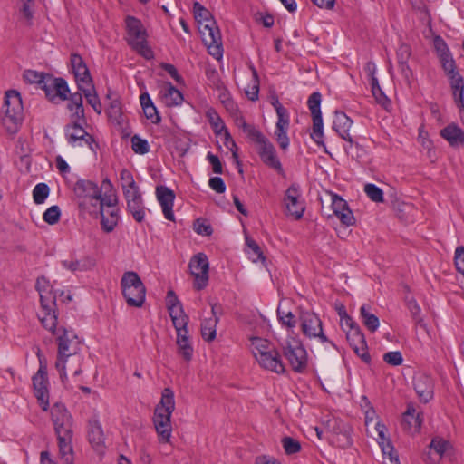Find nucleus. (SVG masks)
<instances>
[{"label":"nucleus","instance_id":"1","mask_svg":"<svg viewBox=\"0 0 464 464\" xmlns=\"http://www.w3.org/2000/svg\"><path fill=\"white\" fill-rule=\"evenodd\" d=\"M51 418L57 435L60 458L63 464H72V417L63 404L55 403L51 408Z\"/></svg>","mask_w":464,"mask_h":464},{"label":"nucleus","instance_id":"2","mask_svg":"<svg viewBox=\"0 0 464 464\" xmlns=\"http://www.w3.org/2000/svg\"><path fill=\"white\" fill-rule=\"evenodd\" d=\"M56 341L58 350L55 368L59 372L61 381L64 382L67 379L66 365L70 359L75 360L78 364L73 372V375L77 376L82 373L81 342L72 330H68L63 326L59 327Z\"/></svg>","mask_w":464,"mask_h":464},{"label":"nucleus","instance_id":"3","mask_svg":"<svg viewBox=\"0 0 464 464\" xmlns=\"http://www.w3.org/2000/svg\"><path fill=\"white\" fill-rule=\"evenodd\" d=\"M193 13L209 54L218 60L221 59L223 55L221 33L211 13L198 2L193 5Z\"/></svg>","mask_w":464,"mask_h":464},{"label":"nucleus","instance_id":"4","mask_svg":"<svg viewBox=\"0 0 464 464\" xmlns=\"http://www.w3.org/2000/svg\"><path fill=\"white\" fill-rule=\"evenodd\" d=\"M174 410V392L170 388H165L161 392L160 401L156 406L153 416V423L159 435V440L162 443L169 442L171 437L170 418Z\"/></svg>","mask_w":464,"mask_h":464},{"label":"nucleus","instance_id":"5","mask_svg":"<svg viewBox=\"0 0 464 464\" xmlns=\"http://www.w3.org/2000/svg\"><path fill=\"white\" fill-rule=\"evenodd\" d=\"M111 189L112 184L109 179H104L102 187L94 181L89 179H79L73 187V192L78 199L79 208L92 212L98 206L99 198H101L102 189Z\"/></svg>","mask_w":464,"mask_h":464},{"label":"nucleus","instance_id":"6","mask_svg":"<svg viewBox=\"0 0 464 464\" xmlns=\"http://www.w3.org/2000/svg\"><path fill=\"white\" fill-rule=\"evenodd\" d=\"M251 348L253 355L262 368L278 374L285 372V368L279 353L266 339L252 338Z\"/></svg>","mask_w":464,"mask_h":464},{"label":"nucleus","instance_id":"7","mask_svg":"<svg viewBox=\"0 0 464 464\" xmlns=\"http://www.w3.org/2000/svg\"><path fill=\"white\" fill-rule=\"evenodd\" d=\"M127 42L129 45L146 59L153 57V52L148 44V34L141 21L128 15L125 19Z\"/></svg>","mask_w":464,"mask_h":464},{"label":"nucleus","instance_id":"8","mask_svg":"<svg viewBox=\"0 0 464 464\" xmlns=\"http://www.w3.org/2000/svg\"><path fill=\"white\" fill-rule=\"evenodd\" d=\"M121 287L129 306L141 307L143 305L146 288L136 272H125L121 280Z\"/></svg>","mask_w":464,"mask_h":464},{"label":"nucleus","instance_id":"9","mask_svg":"<svg viewBox=\"0 0 464 464\" xmlns=\"http://www.w3.org/2000/svg\"><path fill=\"white\" fill-rule=\"evenodd\" d=\"M5 115L2 122L6 130L14 133L23 120V104L20 93L14 90L6 92L5 98Z\"/></svg>","mask_w":464,"mask_h":464},{"label":"nucleus","instance_id":"10","mask_svg":"<svg viewBox=\"0 0 464 464\" xmlns=\"http://www.w3.org/2000/svg\"><path fill=\"white\" fill-rule=\"evenodd\" d=\"M86 119H71V123L65 126V136L70 145L82 146L85 143L92 151L96 152L99 144L94 137L89 134L82 127Z\"/></svg>","mask_w":464,"mask_h":464},{"label":"nucleus","instance_id":"11","mask_svg":"<svg viewBox=\"0 0 464 464\" xmlns=\"http://www.w3.org/2000/svg\"><path fill=\"white\" fill-rule=\"evenodd\" d=\"M301 329L303 334L309 338H318L321 343H329L333 347L335 344L328 340L323 332V324L319 316L313 312H301L300 314Z\"/></svg>","mask_w":464,"mask_h":464},{"label":"nucleus","instance_id":"12","mask_svg":"<svg viewBox=\"0 0 464 464\" xmlns=\"http://www.w3.org/2000/svg\"><path fill=\"white\" fill-rule=\"evenodd\" d=\"M284 203L286 214L298 220L304 216L305 206L302 198L300 185L291 184L285 192Z\"/></svg>","mask_w":464,"mask_h":464},{"label":"nucleus","instance_id":"13","mask_svg":"<svg viewBox=\"0 0 464 464\" xmlns=\"http://www.w3.org/2000/svg\"><path fill=\"white\" fill-rule=\"evenodd\" d=\"M285 357L288 360L293 371L302 372L307 366L305 349L296 341H286L282 346Z\"/></svg>","mask_w":464,"mask_h":464},{"label":"nucleus","instance_id":"14","mask_svg":"<svg viewBox=\"0 0 464 464\" xmlns=\"http://www.w3.org/2000/svg\"><path fill=\"white\" fill-rule=\"evenodd\" d=\"M188 268L194 276V287L197 290L205 288L208 282L209 263L204 253H198L190 259Z\"/></svg>","mask_w":464,"mask_h":464},{"label":"nucleus","instance_id":"15","mask_svg":"<svg viewBox=\"0 0 464 464\" xmlns=\"http://www.w3.org/2000/svg\"><path fill=\"white\" fill-rule=\"evenodd\" d=\"M122 192L128 212L137 222L141 223L145 218V207L139 186L137 185L133 188H125Z\"/></svg>","mask_w":464,"mask_h":464},{"label":"nucleus","instance_id":"16","mask_svg":"<svg viewBox=\"0 0 464 464\" xmlns=\"http://www.w3.org/2000/svg\"><path fill=\"white\" fill-rule=\"evenodd\" d=\"M34 395L43 409L46 411L49 409V390L46 365H41L33 377Z\"/></svg>","mask_w":464,"mask_h":464},{"label":"nucleus","instance_id":"17","mask_svg":"<svg viewBox=\"0 0 464 464\" xmlns=\"http://www.w3.org/2000/svg\"><path fill=\"white\" fill-rule=\"evenodd\" d=\"M346 339L354 353L366 363L371 362L364 334L360 327H354L346 331Z\"/></svg>","mask_w":464,"mask_h":464},{"label":"nucleus","instance_id":"18","mask_svg":"<svg viewBox=\"0 0 464 464\" xmlns=\"http://www.w3.org/2000/svg\"><path fill=\"white\" fill-rule=\"evenodd\" d=\"M375 429L379 436V445L382 449L383 455L384 464H400L397 453L394 451V448L391 442V440L385 435L386 426L381 422H377Z\"/></svg>","mask_w":464,"mask_h":464},{"label":"nucleus","instance_id":"19","mask_svg":"<svg viewBox=\"0 0 464 464\" xmlns=\"http://www.w3.org/2000/svg\"><path fill=\"white\" fill-rule=\"evenodd\" d=\"M71 63L78 89L93 84L90 71L81 55L72 53L71 55Z\"/></svg>","mask_w":464,"mask_h":464},{"label":"nucleus","instance_id":"20","mask_svg":"<svg viewBox=\"0 0 464 464\" xmlns=\"http://www.w3.org/2000/svg\"><path fill=\"white\" fill-rule=\"evenodd\" d=\"M413 388L420 401L427 403L434 394L433 380L425 373H417L413 377Z\"/></svg>","mask_w":464,"mask_h":464},{"label":"nucleus","instance_id":"21","mask_svg":"<svg viewBox=\"0 0 464 464\" xmlns=\"http://www.w3.org/2000/svg\"><path fill=\"white\" fill-rule=\"evenodd\" d=\"M206 116L216 133L219 134L221 133V131H225V138L227 140L225 144L232 151L233 157L237 160V162L238 163L237 153L236 151L237 144L232 140L228 130H227L218 113L216 111V110L210 108L207 111Z\"/></svg>","mask_w":464,"mask_h":464},{"label":"nucleus","instance_id":"22","mask_svg":"<svg viewBox=\"0 0 464 464\" xmlns=\"http://www.w3.org/2000/svg\"><path fill=\"white\" fill-rule=\"evenodd\" d=\"M87 436L93 450L99 454H102L105 449V436L98 420L92 419L89 420Z\"/></svg>","mask_w":464,"mask_h":464},{"label":"nucleus","instance_id":"23","mask_svg":"<svg viewBox=\"0 0 464 464\" xmlns=\"http://www.w3.org/2000/svg\"><path fill=\"white\" fill-rule=\"evenodd\" d=\"M258 154L266 166L277 171L278 174H284V169L276 155V148L269 140L259 146Z\"/></svg>","mask_w":464,"mask_h":464},{"label":"nucleus","instance_id":"24","mask_svg":"<svg viewBox=\"0 0 464 464\" xmlns=\"http://www.w3.org/2000/svg\"><path fill=\"white\" fill-rule=\"evenodd\" d=\"M157 199L160 202L162 212L166 219L174 221V213L172 210L175 194L174 192L165 186H158L156 188Z\"/></svg>","mask_w":464,"mask_h":464},{"label":"nucleus","instance_id":"25","mask_svg":"<svg viewBox=\"0 0 464 464\" xmlns=\"http://www.w3.org/2000/svg\"><path fill=\"white\" fill-rule=\"evenodd\" d=\"M332 208L334 214L339 218L341 223L346 227L353 226L355 223L354 216L349 208L347 202L337 195L332 198Z\"/></svg>","mask_w":464,"mask_h":464},{"label":"nucleus","instance_id":"26","mask_svg":"<svg viewBox=\"0 0 464 464\" xmlns=\"http://www.w3.org/2000/svg\"><path fill=\"white\" fill-rule=\"evenodd\" d=\"M422 421L421 412L418 411L412 404H409L402 417L403 429L410 433H416L420 430Z\"/></svg>","mask_w":464,"mask_h":464},{"label":"nucleus","instance_id":"27","mask_svg":"<svg viewBox=\"0 0 464 464\" xmlns=\"http://www.w3.org/2000/svg\"><path fill=\"white\" fill-rule=\"evenodd\" d=\"M353 125V121L343 111H335L333 129L344 140L350 143V147L353 144L349 130Z\"/></svg>","mask_w":464,"mask_h":464},{"label":"nucleus","instance_id":"28","mask_svg":"<svg viewBox=\"0 0 464 464\" xmlns=\"http://www.w3.org/2000/svg\"><path fill=\"white\" fill-rule=\"evenodd\" d=\"M94 218H101V226L103 231L110 233L114 230L119 221V208H114L110 210H96L93 208L89 212Z\"/></svg>","mask_w":464,"mask_h":464},{"label":"nucleus","instance_id":"29","mask_svg":"<svg viewBox=\"0 0 464 464\" xmlns=\"http://www.w3.org/2000/svg\"><path fill=\"white\" fill-rule=\"evenodd\" d=\"M106 99L110 101L106 110L109 119L118 125L121 124L123 114L119 96L114 92H109L106 95Z\"/></svg>","mask_w":464,"mask_h":464},{"label":"nucleus","instance_id":"30","mask_svg":"<svg viewBox=\"0 0 464 464\" xmlns=\"http://www.w3.org/2000/svg\"><path fill=\"white\" fill-rule=\"evenodd\" d=\"M440 136L452 147L464 145V130L457 124L451 123L440 130Z\"/></svg>","mask_w":464,"mask_h":464},{"label":"nucleus","instance_id":"31","mask_svg":"<svg viewBox=\"0 0 464 464\" xmlns=\"http://www.w3.org/2000/svg\"><path fill=\"white\" fill-rule=\"evenodd\" d=\"M55 306L56 303L54 302V304H53L50 309L42 307L41 314H39V319L44 327L54 336H56L59 332V327H57V315L54 311Z\"/></svg>","mask_w":464,"mask_h":464},{"label":"nucleus","instance_id":"32","mask_svg":"<svg viewBox=\"0 0 464 464\" xmlns=\"http://www.w3.org/2000/svg\"><path fill=\"white\" fill-rule=\"evenodd\" d=\"M457 106L464 110V79L459 72L448 76Z\"/></svg>","mask_w":464,"mask_h":464},{"label":"nucleus","instance_id":"33","mask_svg":"<svg viewBox=\"0 0 464 464\" xmlns=\"http://www.w3.org/2000/svg\"><path fill=\"white\" fill-rule=\"evenodd\" d=\"M36 289L40 295L41 307H50L54 304L55 295L52 293L48 281L44 277H40L36 281Z\"/></svg>","mask_w":464,"mask_h":464},{"label":"nucleus","instance_id":"34","mask_svg":"<svg viewBox=\"0 0 464 464\" xmlns=\"http://www.w3.org/2000/svg\"><path fill=\"white\" fill-rule=\"evenodd\" d=\"M69 101L67 109L72 111L71 119H84V109L82 105V94L79 92L68 95Z\"/></svg>","mask_w":464,"mask_h":464},{"label":"nucleus","instance_id":"35","mask_svg":"<svg viewBox=\"0 0 464 464\" xmlns=\"http://www.w3.org/2000/svg\"><path fill=\"white\" fill-rule=\"evenodd\" d=\"M169 314L173 323V326L177 332V334H179V333L188 334L187 328L188 324V317L184 313L183 309H170Z\"/></svg>","mask_w":464,"mask_h":464},{"label":"nucleus","instance_id":"36","mask_svg":"<svg viewBox=\"0 0 464 464\" xmlns=\"http://www.w3.org/2000/svg\"><path fill=\"white\" fill-rule=\"evenodd\" d=\"M360 316L362 324L372 333H374L379 325V318L371 312V306L368 304H362L360 308Z\"/></svg>","mask_w":464,"mask_h":464},{"label":"nucleus","instance_id":"37","mask_svg":"<svg viewBox=\"0 0 464 464\" xmlns=\"http://www.w3.org/2000/svg\"><path fill=\"white\" fill-rule=\"evenodd\" d=\"M62 265L64 268L72 271H86L91 269L94 266V261L90 257H84L82 259H70L62 261Z\"/></svg>","mask_w":464,"mask_h":464},{"label":"nucleus","instance_id":"38","mask_svg":"<svg viewBox=\"0 0 464 464\" xmlns=\"http://www.w3.org/2000/svg\"><path fill=\"white\" fill-rule=\"evenodd\" d=\"M219 322V317L206 318L201 323V335L207 342H211L216 338L217 324Z\"/></svg>","mask_w":464,"mask_h":464},{"label":"nucleus","instance_id":"39","mask_svg":"<svg viewBox=\"0 0 464 464\" xmlns=\"http://www.w3.org/2000/svg\"><path fill=\"white\" fill-rule=\"evenodd\" d=\"M162 100L169 107L177 106L182 103L183 95L171 83H169L162 94Z\"/></svg>","mask_w":464,"mask_h":464},{"label":"nucleus","instance_id":"40","mask_svg":"<svg viewBox=\"0 0 464 464\" xmlns=\"http://www.w3.org/2000/svg\"><path fill=\"white\" fill-rule=\"evenodd\" d=\"M177 345L179 352L186 361H190L193 354V347L191 345L188 334H177Z\"/></svg>","mask_w":464,"mask_h":464},{"label":"nucleus","instance_id":"41","mask_svg":"<svg viewBox=\"0 0 464 464\" xmlns=\"http://www.w3.org/2000/svg\"><path fill=\"white\" fill-rule=\"evenodd\" d=\"M238 124L242 128L243 131L258 146L265 143L268 139L253 125L246 123L242 118L238 120Z\"/></svg>","mask_w":464,"mask_h":464},{"label":"nucleus","instance_id":"42","mask_svg":"<svg viewBox=\"0 0 464 464\" xmlns=\"http://www.w3.org/2000/svg\"><path fill=\"white\" fill-rule=\"evenodd\" d=\"M238 124L242 128L243 131L258 146L265 143L268 139L253 125L246 123L242 118L238 120Z\"/></svg>","mask_w":464,"mask_h":464},{"label":"nucleus","instance_id":"43","mask_svg":"<svg viewBox=\"0 0 464 464\" xmlns=\"http://www.w3.org/2000/svg\"><path fill=\"white\" fill-rule=\"evenodd\" d=\"M86 98L87 102L92 107V109L98 114H101L102 111V102L96 93L94 85H90L85 88L79 89Z\"/></svg>","mask_w":464,"mask_h":464},{"label":"nucleus","instance_id":"44","mask_svg":"<svg viewBox=\"0 0 464 464\" xmlns=\"http://www.w3.org/2000/svg\"><path fill=\"white\" fill-rule=\"evenodd\" d=\"M450 446V442L443 440L442 438L435 437L432 439L430 445L429 454H436L437 457L433 460L434 463L439 461L442 458V456L448 450Z\"/></svg>","mask_w":464,"mask_h":464},{"label":"nucleus","instance_id":"45","mask_svg":"<svg viewBox=\"0 0 464 464\" xmlns=\"http://www.w3.org/2000/svg\"><path fill=\"white\" fill-rule=\"evenodd\" d=\"M312 140L318 145L324 147V125L322 115H315L313 117V132L311 133Z\"/></svg>","mask_w":464,"mask_h":464},{"label":"nucleus","instance_id":"46","mask_svg":"<svg viewBox=\"0 0 464 464\" xmlns=\"http://www.w3.org/2000/svg\"><path fill=\"white\" fill-rule=\"evenodd\" d=\"M352 429L349 426L348 428H343V431L331 438V441L333 444L336 445L341 449H347L352 446Z\"/></svg>","mask_w":464,"mask_h":464},{"label":"nucleus","instance_id":"47","mask_svg":"<svg viewBox=\"0 0 464 464\" xmlns=\"http://www.w3.org/2000/svg\"><path fill=\"white\" fill-rule=\"evenodd\" d=\"M325 428L328 432L331 433L332 437L336 436L343 431V428H348L349 425L340 419L331 417L324 421Z\"/></svg>","mask_w":464,"mask_h":464},{"label":"nucleus","instance_id":"48","mask_svg":"<svg viewBox=\"0 0 464 464\" xmlns=\"http://www.w3.org/2000/svg\"><path fill=\"white\" fill-rule=\"evenodd\" d=\"M50 188L45 183H38L33 189L34 201L42 204L49 196Z\"/></svg>","mask_w":464,"mask_h":464},{"label":"nucleus","instance_id":"49","mask_svg":"<svg viewBox=\"0 0 464 464\" xmlns=\"http://www.w3.org/2000/svg\"><path fill=\"white\" fill-rule=\"evenodd\" d=\"M321 101L322 95L319 92H314L309 96L307 105L311 111L312 117L315 115H322L320 108Z\"/></svg>","mask_w":464,"mask_h":464},{"label":"nucleus","instance_id":"50","mask_svg":"<svg viewBox=\"0 0 464 464\" xmlns=\"http://www.w3.org/2000/svg\"><path fill=\"white\" fill-rule=\"evenodd\" d=\"M246 244L247 247L249 248L248 254L250 256V258L253 260V262H256L258 260H262V261L265 260L263 252L261 251L259 246L254 239L246 237Z\"/></svg>","mask_w":464,"mask_h":464},{"label":"nucleus","instance_id":"51","mask_svg":"<svg viewBox=\"0 0 464 464\" xmlns=\"http://www.w3.org/2000/svg\"><path fill=\"white\" fill-rule=\"evenodd\" d=\"M364 192L373 202H383V191L374 184L369 183L364 186Z\"/></svg>","mask_w":464,"mask_h":464},{"label":"nucleus","instance_id":"52","mask_svg":"<svg viewBox=\"0 0 464 464\" xmlns=\"http://www.w3.org/2000/svg\"><path fill=\"white\" fill-rule=\"evenodd\" d=\"M282 446L287 455L295 454L301 450V444L299 441L288 436L282 439Z\"/></svg>","mask_w":464,"mask_h":464},{"label":"nucleus","instance_id":"53","mask_svg":"<svg viewBox=\"0 0 464 464\" xmlns=\"http://www.w3.org/2000/svg\"><path fill=\"white\" fill-rule=\"evenodd\" d=\"M118 204V198L116 195H107L105 193L104 196H102V192L101 193V198H99L98 206L96 208V210H105L104 207L111 208V209L117 208Z\"/></svg>","mask_w":464,"mask_h":464},{"label":"nucleus","instance_id":"54","mask_svg":"<svg viewBox=\"0 0 464 464\" xmlns=\"http://www.w3.org/2000/svg\"><path fill=\"white\" fill-rule=\"evenodd\" d=\"M277 122L276 124V130H288L290 126V115L286 108L278 110L276 112Z\"/></svg>","mask_w":464,"mask_h":464},{"label":"nucleus","instance_id":"55","mask_svg":"<svg viewBox=\"0 0 464 464\" xmlns=\"http://www.w3.org/2000/svg\"><path fill=\"white\" fill-rule=\"evenodd\" d=\"M60 217L61 211L58 206L50 207L44 211L43 215L44 220L49 225L56 224L59 221Z\"/></svg>","mask_w":464,"mask_h":464},{"label":"nucleus","instance_id":"56","mask_svg":"<svg viewBox=\"0 0 464 464\" xmlns=\"http://www.w3.org/2000/svg\"><path fill=\"white\" fill-rule=\"evenodd\" d=\"M131 147L134 152L138 154H145L150 150V145L148 141L137 135H134L131 138Z\"/></svg>","mask_w":464,"mask_h":464},{"label":"nucleus","instance_id":"57","mask_svg":"<svg viewBox=\"0 0 464 464\" xmlns=\"http://www.w3.org/2000/svg\"><path fill=\"white\" fill-rule=\"evenodd\" d=\"M253 72V79H252V86L249 90L246 91V94L251 101H256L258 99L259 93V79L257 75L256 70L252 67Z\"/></svg>","mask_w":464,"mask_h":464},{"label":"nucleus","instance_id":"58","mask_svg":"<svg viewBox=\"0 0 464 464\" xmlns=\"http://www.w3.org/2000/svg\"><path fill=\"white\" fill-rule=\"evenodd\" d=\"M120 178L122 190H124L125 188H133L135 186H137L133 175L127 169H121L120 173Z\"/></svg>","mask_w":464,"mask_h":464},{"label":"nucleus","instance_id":"59","mask_svg":"<svg viewBox=\"0 0 464 464\" xmlns=\"http://www.w3.org/2000/svg\"><path fill=\"white\" fill-rule=\"evenodd\" d=\"M56 91L54 94V98L58 96L62 101H66L68 99V94L70 92V89L66 81L63 78H56Z\"/></svg>","mask_w":464,"mask_h":464},{"label":"nucleus","instance_id":"60","mask_svg":"<svg viewBox=\"0 0 464 464\" xmlns=\"http://www.w3.org/2000/svg\"><path fill=\"white\" fill-rule=\"evenodd\" d=\"M56 78H53L50 75L46 76V79L44 82V85L42 86V89L44 91L45 95L50 99H54V94L56 91Z\"/></svg>","mask_w":464,"mask_h":464},{"label":"nucleus","instance_id":"61","mask_svg":"<svg viewBox=\"0 0 464 464\" xmlns=\"http://www.w3.org/2000/svg\"><path fill=\"white\" fill-rule=\"evenodd\" d=\"M47 75L44 73H39L36 71L28 70L24 73V79L30 83H39L41 87L44 85V82L46 79Z\"/></svg>","mask_w":464,"mask_h":464},{"label":"nucleus","instance_id":"62","mask_svg":"<svg viewBox=\"0 0 464 464\" xmlns=\"http://www.w3.org/2000/svg\"><path fill=\"white\" fill-rule=\"evenodd\" d=\"M383 361L392 366H399L402 363V354L399 351L388 352L383 354Z\"/></svg>","mask_w":464,"mask_h":464},{"label":"nucleus","instance_id":"63","mask_svg":"<svg viewBox=\"0 0 464 464\" xmlns=\"http://www.w3.org/2000/svg\"><path fill=\"white\" fill-rule=\"evenodd\" d=\"M440 61L447 76L459 72L456 69L455 61L453 60L451 54L448 55L447 57L444 56L440 58Z\"/></svg>","mask_w":464,"mask_h":464},{"label":"nucleus","instance_id":"64","mask_svg":"<svg viewBox=\"0 0 464 464\" xmlns=\"http://www.w3.org/2000/svg\"><path fill=\"white\" fill-rule=\"evenodd\" d=\"M455 266L457 270L464 276V246H459L455 250Z\"/></svg>","mask_w":464,"mask_h":464}]
</instances>
